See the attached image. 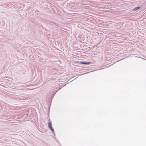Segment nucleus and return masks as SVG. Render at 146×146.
<instances>
[{"label":"nucleus","mask_w":146,"mask_h":146,"mask_svg":"<svg viewBox=\"0 0 146 146\" xmlns=\"http://www.w3.org/2000/svg\"><path fill=\"white\" fill-rule=\"evenodd\" d=\"M48 127L49 129L51 130L52 132L54 133V129L52 126L51 122L50 121L48 123Z\"/></svg>","instance_id":"nucleus-2"},{"label":"nucleus","mask_w":146,"mask_h":146,"mask_svg":"<svg viewBox=\"0 0 146 146\" xmlns=\"http://www.w3.org/2000/svg\"><path fill=\"white\" fill-rule=\"evenodd\" d=\"M80 63L81 64H84V65H86L91 64V62H84L81 61L80 62Z\"/></svg>","instance_id":"nucleus-3"},{"label":"nucleus","mask_w":146,"mask_h":146,"mask_svg":"<svg viewBox=\"0 0 146 146\" xmlns=\"http://www.w3.org/2000/svg\"><path fill=\"white\" fill-rule=\"evenodd\" d=\"M75 39L77 40H78L80 42L82 43H85L87 40V39L86 40L85 39V37H75Z\"/></svg>","instance_id":"nucleus-1"},{"label":"nucleus","mask_w":146,"mask_h":146,"mask_svg":"<svg viewBox=\"0 0 146 146\" xmlns=\"http://www.w3.org/2000/svg\"><path fill=\"white\" fill-rule=\"evenodd\" d=\"M112 41H113V40H109L108 41V42L109 43H112Z\"/></svg>","instance_id":"nucleus-5"},{"label":"nucleus","mask_w":146,"mask_h":146,"mask_svg":"<svg viewBox=\"0 0 146 146\" xmlns=\"http://www.w3.org/2000/svg\"><path fill=\"white\" fill-rule=\"evenodd\" d=\"M122 48L121 47L120 48H123V46H122Z\"/></svg>","instance_id":"nucleus-7"},{"label":"nucleus","mask_w":146,"mask_h":146,"mask_svg":"<svg viewBox=\"0 0 146 146\" xmlns=\"http://www.w3.org/2000/svg\"><path fill=\"white\" fill-rule=\"evenodd\" d=\"M140 7H137L133 9V11H136L137 10L139 9L140 8Z\"/></svg>","instance_id":"nucleus-4"},{"label":"nucleus","mask_w":146,"mask_h":146,"mask_svg":"<svg viewBox=\"0 0 146 146\" xmlns=\"http://www.w3.org/2000/svg\"><path fill=\"white\" fill-rule=\"evenodd\" d=\"M129 38H130V39H129V38H127V39H129V40H131V39H132V38H131V37H129ZM133 38V37L132 38Z\"/></svg>","instance_id":"nucleus-6"}]
</instances>
